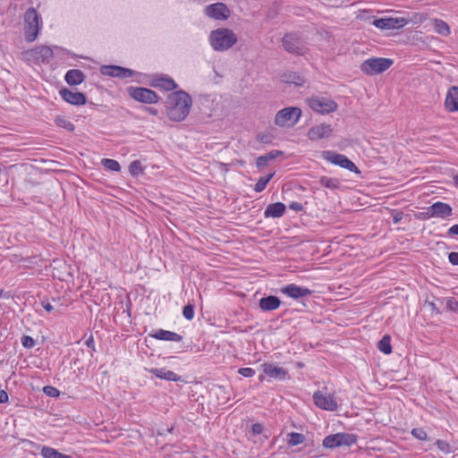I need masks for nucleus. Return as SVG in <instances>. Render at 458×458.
<instances>
[{"instance_id": "obj_37", "label": "nucleus", "mask_w": 458, "mask_h": 458, "mask_svg": "<svg viewBox=\"0 0 458 458\" xmlns=\"http://www.w3.org/2000/svg\"><path fill=\"white\" fill-rule=\"evenodd\" d=\"M55 123L58 127L64 128L69 131H74V125L72 124V123L64 116H56L55 119Z\"/></svg>"}, {"instance_id": "obj_47", "label": "nucleus", "mask_w": 458, "mask_h": 458, "mask_svg": "<svg viewBox=\"0 0 458 458\" xmlns=\"http://www.w3.org/2000/svg\"><path fill=\"white\" fill-rule=\"evenodd\" d=\"M257 140L261 143L269 144L272 141V137L269 134L259 133L257 135Z\"/></svg>"}, {"instance_id": "obj_8", "label": "nucleus", "mask_w": 458, "mask_h": 458, "mask_svg": "<svg viewBox=\"0 0 458 458\" xmlns=\"http://www.w3.org/2000/svg\"><path fill=\"white\" fill-rule=\"evenodd\" d=\"M322 157L334 165H337L357 174H360L356 165L349 159L345 155L338 154L333 151L325 150L321 154Z\"/></svg>"}, {"instance_id": "obj_35", "label": "nucleus", "mask_w": 458, "mask_h": 458, "mask_svg": "<svg viewBox=\"0 0 458 458\" xmlns=\"http://www.w3.org/2000/svg\"><path fill=\"white\" fill-rule=\"evenodd\" d=\"M275 172L268 174L266 176L260 177L254 186V191L256 192H261L267 187V184L269 181L274 177Z\"/></svg>"}, {"instance_id": "obj_11", "label": "nucleus", "mask_w": 458, "mask_h": 458, "mask_svg": "<svg viewBox=\"0 0 458 458\" xmlns=\"http://www.w3.org/2000/svg\"><path fill=\"white\" fill-rule=\"evenodd\" d=\"M314 403L320 409L334 411L337 410V402L333 394H323L317 391L313 394Z\"/></svg>"}, {"instance_id": "obj_13", "label": "nucleus", "mask_w": 458, "mask_h": 458, "mask_svg": "<svg viewBox=\"0 0 458 458\" xmlns=\"http://www.w3.org/2000/svg\"><path fill=\"white\" fill-rule=\"evenodd\" d=\"M100 72L103 75L122 79L132 77L135 73V72L131 69L117 65H103L100 68Z\"/></svg>"}, {"instance_id": "obj_7", "label": "nucleus", "mask_w": 458, "mask_h": 458, "mask_svg": "<svg viewBox=\"0 0 458 458\" xmlns=\"http://www.w3.org/2000/svg\"><path fill=\"white\" fill-rule=\"evenodd\" d=\"M282 45L286 52L294 55H303L308 50L301 38L293 33H286L282 38Z\"/></svg>"}, {"instance_id": "obj_33", "label": "nucleus", "mask_w": 458, "mask_h": 458, "mask_svg": "<svg viewBox=\"0 0 458 458\" xmlns=\"http://www.w3.org/2000/svg\"><path fill=\"white\" fill-rule=\"evenodd\" d=\"M39 26H31L24 24V36L28 42L34 41L38 33Z\"/></svg>"}, {"instance_id": "obj_50", "label": "nucleus", "mask_w": 458, "mask_h": 458, "mask_svg": "<svg viewBox=\"0 0 458 458\" xmlns=\"http://www.w3.org/2000/svg\"><path fill=\"white\" fill-rule=\"evenodd\" d=\"M42 307L47 311L50 312L52 310H55L54 306L50 303L48 300H43L41 301Z\"/></svg>"}, {"instance_id": "obj_2", "label": "nucleus", "mask_w": 458, "mask_h": 458, "mask_svg": "<svg viewBox=\"0 0 458 458\" xmlns=\"http://www.w3.org/2000/svg\"><path fill=\"white\" fill-rule=\"evenodd\" d=\"M208 39L212 48L218 52L230 49L238 41L236 34L227 28H218L212 30Z\"/></svg>"}, {"instance_id": "obj_19", "label": "nucleus", "mask_w": 458, "mask_h": 458, "mask_svg": "<svg viewBox=\"0 0 458 458\" xmlns=\"http://www.w3.org/2000/svg\"><path fill=\"white\" fill-rule=\"evenodd\" d=\"M285 213V205L282 202H276L269 204L265 211L264 216L265 217H273V218H278L284 215Z\"/></svg>"}, {"instance_id": "obj_12", "label": "nucleus", "mask_w": 458, "mask_h": 458, "mask_svg": "<svg viewBox=\"0 0 458 458\" xmlns=\"http://www.w3.org/2000/svg\"><path fill=\"white\" fill-rule=\"evenodd\" d=\"M408 20L400 18H380L373 21L372 24L380 30L401 29L408 23Z\"/></svg>"}, {"instance_id": "obj_31", "label": "nucleus", "mask_w": 458, "mask_h": 458, "mask_svg": "<svg viewBox=\"0 0 458 458\" xmlns=\"http://www.w3.org/2000/svg\"><path fill=\"white\" fill-rule=\"evenodd\" d=\"M435 31L442 36H448L450 34V28L448 24L440 19L433 20Z\"/></svg>"}, {"instance_id": "obj_54", "label": "nucleus", "mask_w": 458, "mask_h": 458, "mask_svg": "<svg viewBox=\"0 0 458 458\" xmlns=\"http://www.w3.org/2000/svg\"><path fill=\"white\" fill-rule=\"evenodd\" d=\"M448 235H458V225H454L448 229Z\"/></svg>"}, {"instance_id": "obj_32", "label": "nucleus", "mask_w": 458, "mask_h": 458, "mask_svg": "<svg viewBox=\"0 0 458 458\" xmlns=\"http://www.w3.org/2000/svg\"><path fill=\"white\" fill-rule=\"evenodd\" d=\"M377 348L385 354L392 352L391 337L388 335H384L377 343Z\"/></svg>"}, {"instance_id": "obj_45", "label": "nucleus", "mask_w": 458, "mask_h": 458, "mask_svg": "<svg viewBox=\"0 0 458 458\" xmlns=\"http://www.w3.org/2000/svg\"><path fill=\"white\" fill-rule=\"evenodd\" d=\"M446 309L451 311H458V301L454 298H450L446 301Z\"/></svg>"}, {"instance_id": "obj_57", "label": "nucleus", "mask_w": 458, "mask_h": 458, "mask_svg": "<svg viewBox=\"0 0 458 458\" xmlns=\"http://www.w3.org/2000/svg\"><path fill=\"white\" fill-rule=\"evenodd\" d=\"M403 218V213L399 212V213H396L395 215H394L393 216V221L394 224L400 222Z\"/></svg>"}, {"instance_id": "obj_34", "label": "nucleus", "mask_w": 458, "mask_h": 458, "mask_svg": "<svg viewBox=\"0 0 458 458\" xmlns=\"http://www.w3.org/2000/svg\"><path fill=\"white\" fill-rule=\"evenodd\" d=\"M287 445L289 446H295L305 441V436L297 432H291L287 434Z\"/></svg>"}, {"instance_id": "obj_20", "label": "nucleus", "mask_w": 458, "mask_h": 458, "mask_svg": "<svg viewBox=\"0 0 458 458\" xmlns=\"http://www.w3.org/2000/svg\"><path fill=\"white\" fill-rule=\"evenodd\" d=\"M149 336L157 340L173 342H180L182 339V336L181 335L172 331H166L164 329H158L156 332L149 334Z\"/></svg>"}, {"instance_id": "obj_55", "label": "nucleus", "mask_w": 458, "mask_h": 458, "mask_svg": "<svg viewBox=\"0 0 458 458\" xmlns=\"http://www.w3.org/2000/svg\"><path fill=\"white\" fill-rule=\"evenodd\" d=\"M145 111L148 112V114H152V115H157L158 114V110L154 108V107H151V106H146L144 107Z\"/></svg>"}, {"instance_id": "obj_36", "label": "nucleus", "mask_w": 458, "mask_h": 458, "mask_svg": "<svg viewBox=\"0 0 458 458\" xmlns=\"http://www.w3.org/2000/svg\"><path fill=\"white\" fill-rule=\"evenodd\" d=\"M319 182L323 187L332 190L338 189L340 187V181L335 178L322 176L319 180Z\"/></svg>"}, {"instance_id": "obj_58", "label": "nucleus", "mask_w": 458, "mask_h": 458, "mask_svg": "<svg viewBox=\"0 0 458 458\" xmlns=\"http://www.w3.org/2000/svg\"><path fill=\"white\" fill-rule=\"evenodd\" d=\"M418 218L420 219H429L428 216L427 215V212L426 210L420 213L418 216H417Z\"/></svg>"}, {"instance_id": "obj_25", "label": "nucleus", "mask_w": 458, "mask_h": 458, "mask_svg": "<svg viewBox=\"0 0 458 458\" xmlns=\"http://www.w3.org/2000/svg\"><path fill=\"white\" fill-rule=\"evenodd\" d=\"M264 372L270 377L276 379H284L287 375V370L281 367L274 366L273 364H264Z\"/></svg>"}, {"instance_id": "obj_28", "label": "nucleus", "mask_w": 458, "mask_h": 458, "mask_svg": "<svg viewBox=\"0 0 458 458\" xmlns=\"http://www.w3.org/2000/svg\"><path fill=\"white\" fill-rule=\"evenodd\" d=\"M433 207L436 212V217L446 218L452 216V207L447 203L437 201L433 204Z\"/></svg>"}, {"instance_id": "obj_30", "label": "nucleus", "mask_w": 458, "mask_h": 458, "mask_svg": "<svg viewBox=\"0 0 458 458\" xmlns=\"http://www.w3.org/2000/svg\"><path fill=\"white\" fill-rule=\"evenodd\" d=\"M40 454L44 458H72L71 455L62 454L49 446H43Z\"/></svg>"}, {"instance_id": "obj_9", "label": "nucleus", "mask_w": 458, "mask_h": 458, "mask_svg": "<svg viewBox=\"0 0 458 458\" xmlns=\"http://www.w3.org/2000/svg\"><path fill=\"white\" fill-rule=\"evenodd\" d=\"M309 106L319 114H330L337 109V104L327 98L312 97L308 99Z\"/></svg>"}, {"instance_id": "obj_51", "label": "nucleus", "mask_w": 458, "mask_h": 458, "mask_svg": "<svg viewBox=\"0 0 458 458\" xmlns=\"http://www.w3.org/2000/svg\"><path fill=\"white\" fill-rule=\"evenodd\" d=\"M289 208L294 211H301L303 207L300 202L293 201L289 205Z\"/></svg>"}, {"instance_id": "obj_4", "label": "nucleus", "mask_w": 458, "mask_h": 458, "mask_svg": "<svg viewBox=\"0 0 458 458\" xmlns=\"http://www.w3.org/2000/svg\"><path fill=\"white\" fill-rule=\"evenodd\" d=\"M301 115L299 107H285L277 112L275 123L281 127H291L297 123Z\"/></svg>"}, {"instance_id": "obj_15", "label": "nucleus", "mask_w": 458, "mask_h": 458, "mask_svg": "<svg viewBox=\"0 0 458 458\" xmlns=\"http://www.w3.org/2000/svg\"><path fill=\"white\" fill-rule=\"evenodd\" d=\"M26 55H30L37 62H48L53 56L54 52L49 47L40 46L27 51Z\"/></svg>"}, {"instance_id": "obj_27", "label": "nucleus", "mask_w": 458, "mask_h": 458, "mask_svg": "<svg viewBox=\"0 0 458 458\" xmlns=\"http://www.w3.org/2000/svg\"><path fill=\"white\" fill-rule=\"evenodd\" d=\"M151 86L161 88L166 91L174 90L178 87L173 79L165 77H160L154 80V81L151 83Z\"/></svg>"}, {"instance_id": "obj_23", "label": "nucleus", "mask_w": 458, "mask_h": 458, "mask_svg": "<svg viewBox=\"0 0 458 458\" xmlns=\"http://www.w3.org/2000/svg\"><path fill=\"white\" fill-rule=\"evenodd\" d=\"M149 372L151 374L155 375L157 377L165 379L167 381L177 382V381L182 380V377L180 376H178L176 373H174V371H171V370H167L165 368H162V369L154 368V369H149Z\"/></svg>"}, {"instance_id": "obj_48", "label": "nucleus", "mask_w": 458, "mask_h": 458, "mask_svg": "<svg viewBox=\"0 0 458 458\" xmlns=\"http://www.w3.org/2000/svg\"><path fill=\"white\" fill-rule=\"evenodd\" d=\"M263 431V426L260 423H254L251 426V432L254 436L261 434Z\"/></svg>"}, {"instance_id": "obj_44", "label": "nucleus", "mask_w": 458, "mask_h": 458, "mask_svg": "<svg viewBox=\"0 0 458 458\" xmlns=\"http://www.w3.org/2000/svg\"><path fill=\"white\" fill-rule=\"evenodd\" d=\"M21 344L25 348H32L35 345V341L31 336L24 335L21 337Z\"/></svg>"}, {"instance_id": "obj_24", "label": "nucleus", "mask_w": 458, "mask_h": 458, "mask_svg": "<svg viewBox=\"0 0 458 458\" xmlns=\"http://www.w3.org/2000/svg\"><path fill=\"white\" fill-rule=\"evenodd\" d=\"M281 81L284 83L294 84L301 87L305 83V79L299 73L292 71H286L281 75Z\"/></svg>"}, {"instance_id": "obj_17", "label": "nucleus", "mask_w": 458, "mask_h": 458, "mask_svg": "<svg viewBox=\"0 0 458 458\" xmlns=\"http://www.w3.org/2000/svg\"><path fill=\"white\" fill-rule=\"evenodd\" d=\"M281 292L293 299L306 297L312 293L311 290L296 285L294 284H291L283 287Z\"/></svg>"}, {"instance_id": "obj_62", "label": "nucleus", "mask_w": 458, "mask_h": 458, "mask_svg": "<svg viewBox=\"0 0 458 458\" xmlns=\"http://www.w3.org/2000/svg\"><path fill=\"white\" fill-rule=\"evenodd\" d=\"M78 361H79L78 359L74 360V361H73L74 365H76Z\"/></svg>"}, {"instance_id": "obj_38", "label": "nucleus", "mask_w": 458, "mask_h": 458, "mask_svg": "<svg viewBox=\"0 0 458 458\" xmlns=\"http://www.w3.org/2000/svg\"><path fill=\"white\" fill-rule=\"evenodd\" d=\"M101 164L109 171L119 172L121 170L120 164L114 159L103 158Z\"/></svg>"}, {"instance_id": "obj_42", "label": "nucleus", "mask_w": 458, "mask_h": 458, "mask_svg": "<svg viewBox=\"0 0 458 458\" xmlns=\"http://www.w3.org/2000/svg\"><path fill=\"white\" fill-rule=\"evenodd\" d=\"M411 435L419 440H427L428 434L422 428H415L411 430Z\"/></svg>"}, {"instance_id": "obj_43", "label": "nucleus", "mask_w": 458, "mask_h": 458, "mask_svg": "<svg viewBox=\"0 0 458 458\" xmlns=\"http://www.w3.org/2000/svg\"><path fill=\"white\" fill-rule=\"evenodd\" d=\"M43 392L45 394H47L49 397H57L60 394L59 390L52 386H46L43 388Z\"/></svg>"}, {"instance_id": "obj_14", "label": "nucleus", "mask_w": 458, "mask_h": 458, "mask_svg": "<svg viewBox=\"0 0 458 458\" xmlns=\"http://www.w3.org/2000/svg\"><path fill=\"white\" fill-rule=\"evenodd\" d=\"M333 133V128L330 124L320 123L318 125L312 126L308 131V138L310 140H318L321 139L329 138Z\"/></svg>"}, {"instance_id": "obj_59", "label": "nucleus", "mask_w": 458, "mask_h": 458, "mask_svg": "<svg viewBox=\"0 0 458 458\" xmlns=\"http://www.w3.org/2000/svg\"><path fill=\"white\" fill-rule=\"evenodd\" d=\"M429 305H430L432 310H436L437 313L440 312L434 302H430Z\"/></svg>"}, {"instance_id": "obj_40", "label": "nucleus", "mask_w": 458, "mask_h": 458, "mask_svg": "<svg viewBox=\"0 0 458 458\" xmlns=\"http://www.w3.org/2000/svg\"><path fill=\"white\" fill-rule=\"evenodd\" d=\"M194 305L188 303L182 309V315L187 320H191L194 318Z\"/></svg>"}, {"instance_id": "obj_6", "label": "nucleus", "mask_w": 458, "mask_h": 458, "mask_svg": "<svg viewBox=\"0 0 458 458\" xmlns=\"http://www.w3.org/2000/svg\"><path fill=\"white\" fill-rule=\"evenodd\" d=\"M358 437L350 433H337L326 437L323 440V446L326 448H335L338 446H351L356 444Z\"/></svg>"}, {"instance_id": "obj_3", "label": "nucleus", "mask_w": 458, "mask_h": 458, "mask_svg": "<svg viewBox=\"0 0 458 458\" xmlns=\"http://www.w3.org/2000/svg\"><path fill=\"white\" fill-rule=\"evenodd\" d=\"M389 58L371 57L360 64V71L366 75H376L386 72L393 64Z\"/></svg>"}, {"instance_id": "obj_49", "label": "nucleus", "mask_w": 458, "mask_h": 458, "mask_svg": "<svg viewBox=\"0 0 458 458\" xmlns=\"http://www.w3.org/2000/svg\"><path fill=\"white\" fill-rule=\"evenodd\" d=\"M448 259L452 265L458 266V252H450Z\"/></svg>"}, {"instance_id": "obj_46", "label": "nucleus", "mask_w": 458, "mask_h": 458, "mask_svg": "<svg viewBox=\"0 0 458 458\" xmlns=\"http://www.w3.org/2000/svg\"><path fill=\"white\" fill-rule=\"evenodd\" d=\"M238 373L244 377H250L255 375V370L251 368H241Z\"/></svg>"}, {"instance_id": "obj_29", "label": "nucleus", "mask_w": 458, "mask_h": 458, "mask_svg": "<svg viewBox=\"0 0 458 458\" xmlns=\"http://www.w3.org/2000/svg\"><path fill=\"white\" fill-rule=\"evenodd\" d=\"M39 16L35 8L30 7L27 9L24 13V23L31 26H39L38 25Z\"/></svg>"}, {"instance_id": "obj_61", "label": "nucleus", "mask_w": 458, "mask_h": 458, "mask_svg": "<svg viewBox=\"0 0 458 458\" xmlns=\"http://www.w3.org/2000/svg\"><path fill=\"white\" fill-rule=\"evenodd\" d=\"M4 293V291L2 289H0V297L3 295Z\"/></svg>"}, {"instance_id": "obj_56", "label": "nucleus", "mask_w": 458, "mask_h": 458, "mask_svg": "<svg viewBox=\"0 0 458 458\" xmlns=\"http://www.w3.org/2000/svg\"><path fill=\"white\" fill-rule=\"evenodd\" d=\"M85 344H86L88 347H89V348H91V349L95 350V348H94V339H93V336H92V335H89V337L85 341Z\"/></svg>"}, {"instance_id": "obj_18", "label": "nucleus", "mask_w": 458, "mask_h": 458, "mask_svg": "<svg viewBox=\"0 0 458 458\" xmlns=\"http://www.w3.org/2000/svg\"><path fill=\"white\" fill-rule=\"evenodd\" d=\"M445 107L449 112L458 111V87L453 86L449 89L445 100Z\"/></svg>"}, {"instance_id": "obj_52", "label": "nucleus", "mask_w": 458, "mask_h": 458, "mask_svg": "<svg viewBox=\"0 0 458 458\" xmlns=\"http://www.w3.org/2000/svg\"><path fill=\"white\" fill-rule=\"evenodd\" d=\"M425 210L429 218L436 217V212H435L433 204L431 206L426 208Z\"/></svg>"}, {"instance_id": "obj_39", "label": "nucleus", "mask_w": 458, "mask_h": 458, "mask_svg": "<svg viewBox=\"0 0 458 458\" xmlns=\"http://www.w3.org/2000/svg\"><path fill=\"white\" fill-rule=\"evenodd\" d=\"M129 172L132 176H138L144 173V169L140 160L132 161L129 165Z\"/></svg>"}, {"instance_id": "obj_41", "label": "nucleus", "mask_w": 458, "mask_h": 458, "mask_svg": "<svg viewBox=\"0 0 458 458\" xmlns=\"http://www.w3.org/2000/svg\"><path fill=\"white\" fill-rule=\"evenodd\" d=\"M436 445L437 448L443 452L444 454H450L453 452L452 447L450 446L449 443H447L445 440L438 439L436 442Z\"/></svg>"}, {"instance_id": "obj_16", "label": "nucleus", "mask_w": 458, "mask_h": 458, "mask_svg": "<svg viewBox=\"0 0 458 458\" xmlns=\"http://www.w3.org/2000/svg\"><path fill=\"white\" fill-rule=\"evenodd\" d=\"M59 94L64 101L72 105L81 106L86 103V96L81 92H73L64 88L59 91Z\"/></svg>"}, {"instance_id": "obj_1", "label": "nucleus", "mask_w": 458, "mask_h": 458, "mask_svg": "<svg viewBox=\"0 0 458 458\" xmlns=\"http://www.w3.org/2000/svg\"><path fill=\"white\" fill-rule=\"evenodd\" d=\"M191 105V97L187 92H172L166 98V114L171 121L182 122L189 114Z\"/></svg>"}, {"instance_id": "obj_10", "label": "nucleus", "mask_w": 458, "mask_h": 458, "mask_svg": "<svg viewBox=\"0 0 458 458\" xmlns=\"http://www.w3.org/2000/svg\"><path fill=\"white\" fill-rule=\"evenodd\" d=\"M205 13L212 19L224 21L230 17L231 11L225 4L218 2L208 5Z\"/></svg>"}, {"instance_id": "obj_53", "label": "nucleus", "mask_w": 458, "mask_h": 458, "mask_svg": "<svg viewBox=\"0 0 458 458\" xmlns=\"http://www.w3.org/2000/svg\"><path fill=\"white\" fill-rule=\"evenodd\" d=\"M8 402V394L4 390H0V403Z\"/></svg>"}, {"instance_id": "obj_21", "label": "nucleus", "mask_w": 458, "mask_h": 458, "mask_svg": "<svg viewBox=\"0 0 458 458\" xmlns=\"http://www.w3.org/2000/svg\"><path fill=\"white\" fill-rule=\"evenodd\" d=\"M64 80L68 85L77 86L84 81L85 74L79 69H72L66 72Z\"/></svg>"}, {"instance_id": "obj_60", "label": "nucleus", "mask_w": 458, "mask_h": 458, "mask_svg": "<svg viewBox=\"0 0 458 458\" xmlns=\"http://www.w3.org/2000/svg\"><path fill=\"white\" fill-rule=\"evenodd\" d=\"M454 184L458 187V174L454 177Z\"/></svg>"}, {"instance_id": "obj_22", "label": "nucleus", "mask_w": 458, "mask_h": 458, "mask_svg": "<svg viewBox=\"0 0 458 458\" xmlns=\"http://www.w3.org/2000/svg\"><path fill=\"white\" fill-rule=\"evenodd\" d=\"M281 301L278 297L269 295L259 300V308L264 311H271L279 308Z\"/></svg>"}, {"instance_id": "obj_5", "label": "nucleus", "mask_w": 458, "mask_h": 458, "mask_svg": "<svg viewBox=\"0 0 458 458\" xmlns=\"http://www.w3.org/2000/svg\"><path fill=\"white\" fill-rule=\"evenodd\" d=\"M127 93L135 101L144 104H155L160 99L154 90L143 87L130 86L127 88Z\"/></svg>"}, {"instance_id": "obj_26", "label": "nucleus", "mask_w": 458, "mask_h": 458, "mask_svg": "<svg viewBox=\"0 0 458 458\" xmlns=\"http://www.w3.org/2000/svg\"><path fill=\"white\" fill-rule=\"evenodd\" d=\"M284 154L281 150H272L263 156H259L256 159V165L258 168H263L268 165V163L279 156Z\"/></svg>"}]
</instances>
